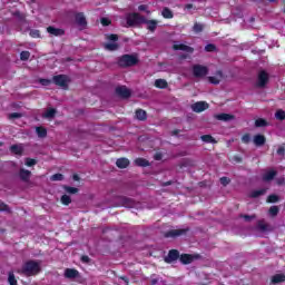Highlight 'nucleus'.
<instances>
[{
    "instance_id": "1",
    "label": "nucleus",
    "mask_w": 285,
    "mask_h": 285,
    "mask_svg": "<svg viewBox=\"0 0 285 285\" xmlns=\"http://www.w3.org/2000/svg\"><path fill=\"white\" fill-rule=\"evenodd\" d=\"M18 273L19 275H23V277H35V275L41 273V265L36 261H28L22 265Z\"/></svg>"
},
{
    "instance_id": "2",
    "label": "nucleus",
    "mask_w": 285,
    "mask_h": 285,
    "mask_svg": "<svg viewBox=\"0 0 285 285\" xmlns=\"http://www.w3.org/2000/svg\"><path fill=\"white\" fill-rule=\"evenodd\" d=\"M139 63V57L137 55L125 53L117 59V66L119 68H132Z\"/></svg>"
},
{
    "instance_id": "3",
    "label": "nucleus",
    "mask_w": 285,
    "mask_h": 285,
    "mask_svg": "<svg viewBox=\"0 0 285 285\" xmlns=\"http://www.w3.org/2000/svg\"><path fill=\"white\" fill-rule=\"evenodd\" d=\"M144 19L145 17L137 12L128 13L126 16L127 26L129 28H132L135 26H141V23H144Z\"/></svg>"
},
{
    "instance_id": "4",
    "label": "nucleus",
    "mask_w": 285,
    "mask_h": 285,
    "mask_svg": "<svg viewBox=\"0 0 285 285\" xmlns=\"http://www.w3.org/2000/svg\"><path fill=\"white\" fill-rule=\"evenodd\" d=\"M52 82L59 86L62 90H68V83H70V78L66 75H57L52 77Z\"/></svg>"
},
{
    "instance_id": "5",
    "label": "nucleus",
    "mask_w": 285,
    "mask_h": 285,
    "mask_svg": "<svg viewBox=\"0 0 285 285\" xmlns=\"http://www.w3.org/2000/svg\"><path fill=\"white\" fill-rule=\"evenodd\" d=\"M191 70H193V76L196 79H203V77H206L208 75V67L204 65H194Z\"/></svg>"
},
{
    "instance_id": "6",
    "label": "nucleus",
    "mask_w": 285,
    "mask_h": 285,
    "mask_svg": "<svg viewBox=\"0 0 285 285\" xmlns=\"http://www.w3.org/2000/svg\"><path fill=\"white\" fill-rule=\"evenodd\" d=\"M269 79L271 78L268 76V72H266L265 70H262L258 73V77H257L256 88H266V86L268 85Z\"/></svg>"
},
{
    "instance_id": "7",
    "label": "nucleus",
    "mask_w": 285,
    "mask_h": 285,
    "mask_svg": "<svg viewBox=\"0 0 285 285\" xmlns=\"http://www.w3.org/2000/svg\"><path fill=\"white\" fill-rule=\"evenodd\" d=\"M75 22L80 30H86V28H88V20H86V14L83 12H77L75 14Z\"/></svg>"
},
{
    "instance_id": "8",
    "label": "nucleus",
    "mask_w": 285,
    "mask_h": 285,
    "mask_svg": "<svg viewBox=\"0 0 285 285\" xmlns=\"http://www.w3.org/2000/svg\"><path fill=\"white\" fill-rule=\"evenodd\" d=\"M116 95L121 97V99H130L132 91H130V89H128L126 86H119L116 88Z\"/></svg>"
},
{
    "instance_id": "9",
    "label": "nucleus",
    "mask_w": 285,
    "mask_h": 285,
    "mask_svg": "<svg viewBox=\"0 0 285 285\" xmlns=\"http://www.w3.org/2000/svg\"><path fill=\"white\" fill-rule=\"evenodd\" d=\"M190 230V228H183V229H170L165 233V237H181L183 235H186Z\"/></svg>"
},
{
    "instance_id": "10",
    "label": "nucleus",
    "mask_w": 285,
    "mask_h": 285,
    "mask_svg": "<svg viewBox=\"0 0 285 285\" xmlns=\"http://www.w3.org/2000/svg\"><path fill=\"white\" fill-rule=\"evenodd\" d=\"M181 254H179V250L177 249H170L167 254V256H165V263L166 264H173V262H177V259H179Z\"/></svg>"
},
{
    "instance_id": "11",
    "label": "nucleus",
    "mask_w": 285,
    "mask_h": 285,
    "mask_svg": "<svg viewBox=\"0 0 285 285\" xmlns=\"http://www.w3.org/2000/svg\"><path fill=\"white\" fill-rule=\"evenodd\" d=\"M118 206H124V208H135V200L132 198H128L126 196H120L118 198Z\"/></svg>"
},
{
    "instance_id": "12",
    "label": "nucleus",
    "mask_w": 285,
    "mask_h": 285,
    "mask_svg": "<svg viewBox=\"0 0 285 285\" xmlns=\"http://www.w3.org/2000/svg\"><path fill=\"white\" fill-rule=\"evenodd\" d=\"M209 105L206 101H198L191 105V110L194 112H204V110H208Z\"/></svg>"
},
{
    "instance_id": "13",
    "label": "nucleus",
    "mask_w": 285,
    "mask_h": 285,
    "mask_svg": "<svg viewBox=\"0 0 285 285\" xmlns=\"http://www.w3.org/2000/svg\"><path fill=\"white\" fill-rule=\"evenodd\" d=\"M47 32L53 37H63V35H66V30L55 28L53 26L47 27Z\"/></svg>"
},
{
    "instance_id": "14",
    "label": "nucleus",
    "mask_w": 285,
    "mask_h": 285,
    "mask_svg": "<svg viewBox=\"0 0 285 285\" xmlns=\"http://www.w3.org/2000/svg\"><path fill=\"white\" fill-rule=\"evenodd\" d=\"M142 23H146L147 30H149V32H155L157 30V26L159 24L157 20H148L146 18H144Z\"/></svg>"
},
{
    "instance_id": "15",
    "label": "nucleus",
    "mask_w": 285,
    "mask_h": 285,
    "mask_svg": "<svg viewBox=\"0 0 285 285\" xmlns=\"http://www.w3.org/2000/svg\"><path fill=\"white\" fill-rule=\"evenodd\" d=\"M174 50H181L183 52H189L193 53L195 52V49L188 45L179 43V45H174L173 46Z\"/></svg>"
},
{
    "instance_id": "16",
    "label": "nucleus",
    "mask_w": 285,
    "mask_h": 285,
    "mask_svg": "<svg viewBox=\"0 0 285 285\" xmlns=\"http://www.w3.org/2000/svg\"><path fill=\"white\" fill-rule=\"evenodd\" d=\"M277 177V170L269 169L263 175V181H273Z\"/></svg>"
},
{
    "instance_id": "17",
    "label": "nucleus",
    "mask_w": 285,
    "mask_h": 285,
    "mask_svg": "<svg viewBox=\"0 0 285 285\" xmlns=\"http://www.w3.org/2000/svg\"><path fill=\"white\" fill-rule=\"evenodd\" d=\"M179 262L184 265L193 264V262H195V256H193L191 254H181L179 257Z\"/></svg>"
},
{
    "instance_id": "18",
    "label": "nucleus",
    "mask_w": 285,
    "mask_h": 285,
    "mask_svg": "<svg viewBox=\"0 0 285 285\" xmlns=\"http://www.w3.org/2000/svg\"><path fill=\"white\" fill-rule=\"evenodd\" d=\"M254 145L257 147H262L264 146V144H266V136L262 135V134H257L254 136Z\"/></svg>"
},
{
    "instance_id": "19",
    "label": "nucleus",
    "mask_w": 285,
    "mask_h": 285,
    "mask_svg": "<svg viewBox=\"0 0 285 285\" xmlns=\"http://www.w3.org/2000/svg\"><path fill=\"white\" fill-rule=\"evenodd\" d=\"M65 277L67 279H75V277H79V271L72 269V268H67L65 271Z\"/></svg>"
},
{
    "instance_id": "20",
    "label": "nucleus",
    "mask_w": 285,
    "mask_h": 285,
    "mask_svg": "<svg viewBox=\"0 0 285 285\" xmlns=\"http://www.w3.org/2000/svg\"><path fill=\"white\" fill-rule=\"evenodd\" d=\"M32 175V171L28 169H20L19 177L22 181H30V176Z\"/></svg>"
},
{
    "instance_id": "21",
    "label": "nucleus",
    "mask_w": 285,
    "mask_h": 285,
    "mask_svg": "<svg viewBox=\"0 0 285 285\" xmlns=\"http://www.w3.org/2000/svg\"><path fill=\"white\" fill-rule=\"evenodd\" d=\"M116 166L117 168H128L130 166V160L128 158H118Z\"/></svg>"
},
{
    "instance_id": "22",
    "label": "nucleus",
    "mask_w": 285,
    "mask_h": 285,
    "mask_svg": "<svg viewBox=\"0 0 285 285\" xmlns=\"http://www.w3.org/2000/svg\"><path fill=\"white\" fill-rule=\"evenodd\" d=\"M135 115L138 121H146V119H148V114L144 109H137Z\"/></svg>"
},
{
    "instance_id": "23",
    "label": "nucleus",
    "mask_w": 285,
    "mask_h": 285,
    "mask_svg": "<svg viewBox=\"0 0 285 285\" xmlns=\"http://www.w3.org/2000/svg\"><path fill=\"white\" fill-rule=\"evenodd\" d=\"M135 164L139 168H148V166H150V161H148L146 158H136Z\"/></svg>"
},
{
    "instance_id": "24",
    "label": "nucleus",
    "mask_w": 285,
    "mask_h": 285,
    "mask_svg": "<svg viewBox=\"0 0 285 285\" xmlns=\"http://www.w3.org/2000/svg\"><path fill=\"white\" fill-rule=\"evenodd\" d=\"M216 119H218V121H232V119H235V116L230 114H218L216 115Z\"/></svg>"
},
{
    "instance_id": "25",
    "label": "nucleus",
    "mask_w": 285,
    "mask_h": 285,
    "mask_svg": "<svg viewBox=\"0 0 285 285\" xmlns=\"http://www.w3.org/2000/svg\"><path fill=\"white\" fill-rule=\"evenodd\" d=\"M155 87L160 90H166V88H168V81H166V79H156Z\"/></svg>"
},
{
    "instance_id": "26",
    "label": "nucleus",
    "mask_w": 285,
    "mask_h": 285,
    "mask_svg": "<svg viewBox=\"0 0 285 285\" xmlns=\"http://www.w3.org/2000/svg\"><path fill=\"white\" fill-rule=\"evenodd\" d=\"M105 50H108L109 52H115L116 50H119V43L117 42L105 43Z\"/></svg>"
},
{
    "instance_id": "27",
    "label": "nucleus",
    "mask_w": 285,
    "mask_h": 285,
    "mask_svg": "<svg viewBox=\"0 0 285 285\" xmlns=\"http://www.w3.org/2000/svg\"><path fill=\"white\" fill-rule=\"evenodd\" d=\"M285 282V275L284 274H276L272 276V284H282Z\"/></svg>"
},
{
    "instance_id": "28",
    "label": "nucleus",
    "mask_w": 285,
    "mask_h": 285,
    "mask_svg": "<svg viewBox=\"0 0 285 285\" xmlns=\"http://www.w3.org/2000/svg\"><path fill=\"white\" fill-rule=\"evenodd\" d=\"M36 132L40 139H45V137H48V129L45 127H37Z\"/></svg>"
},
{
    "instance_id": "29",
    "label": "nucleus",
    "mask_w": 285,
    "mask_h": 285,
    "mask_svg": "<svg viewBox=\"0 0 285 285\" xmlns=\"http://www.w3.org/2000/svg\"><path fill=\"white\" fill-rule=\"evenodd\" d=\"M262 195H266V189L262 188V189L253 190L249 197H252V199H257V197H262Z\"/></svg>"
},
{
    "instance_id": "30",
    "label": "nucleus",
    "mask_w": 285,
    "mask_h": 285,
    "mask_svg": "<svg viewBox=\"0 0 285 285\" xmlns=\"http://www.w3.org/2000/svg\"><path fill=\"white\" fill-rule=\"evenodd\" d=\"M202 141L205 144H217V140L212 135H203L200 136Z\"/></svg>"
},
{
    "instance_id": "31",
    "label": "nucleus",
    "mask_w": 285,
    "mask_h": 285,
    "mask_svg": "<svg viewBox=\"0 0 285 285\" xmlns=\"http://www.w3.org/2000/svg\"><path fill=\"white\" fill-rule=\"evenodd\" d=\"M268 126V121L264 118H258L255 120V127L256 128H266Z\"/></svg>"
},
{
    "instance_id": "32",
    "label": "nucleus",
    "mask_w": 285,
    "mask_h": 285,
    "mask_svg": "<svg viewBox=\"0 0 285 285\" xmlns=\"http://www.w3.org/2000/svg\"><path fill=\"white\" fill-rule=\"evenodd\" d=\"M60 202L63 206H70V204H72V198H70L69 195H62L60 198Z\"/></svg>"
},
{
    "instance_id": "33",
    "label": "nucleus",
    "mask_w": 285,
    "mask_h": 285,
    "mask_svg": "<svg viewBox=\"0 0 285 285\" xmlns=\"http://www.w3.org/2000/svg\"><path fill=\"white\" fill-rule=\"evenodd\" d=\"M257 228L262 233H266L268 230V224H266L264 220H258L257 222Z\"/></svg>"
},
{
    "instance_id": "34",
    "label": "nucleus",
    "mask_w": 285,
    "mask_h": 285,
    "mask_svg": "<svg viewBox=\"0 0 285 285\" xmlns=\"http://www.w3.org/2000/svg\"><path fill=\"white\" fill-rule=\"evenodd\" d=\"M57 115V109L55 108H49L47 109V111L45 112V117L47 119H53V117Z\"/></svg>"
},
{
    "instance_id": "35",
    "label": "nucleus",
    "mask_w": 285,
    "mask_h": 285,
    "mask_svg": "<svg viewBox=\"0 0 285 285\" xmlns=\"http://www.w3.org/2000/svg\"><path fill=\"white\" fill-rule=\"evenodd\" d=\"M29 36L32 38V39H41V31L39 29H31L29 31Z\"/></svg>"
},
{
    "instance_id": "36",
    "label": "nucleus",
    "mask_w": 285,
    "mask_h": 285,
    "mask_svg": "<svg viewBox=\"0 0 285 285\" xmlns=\"http://www.w3.org/2000/svg\"><path fill=\"white\" fill-rule=\"evenodd\" d=\"M271 217H277V215H279V207L277 205H274L272 207H269L268 210Z\"/></svg>"
},
{
    "instance_id": "37",
    "label": "nucleus",
    "mask_w": 285,
    "mask_h": 285,
    "mask_svg": "<svg viewBox=\"0 0 285 285\" xmlns=\"http://www.w3.org/2000/svg\"><path fill=\"white\" fill-rule=\"evenodd\" d=\"M164 19H173L174 14L169 8H164L161 12Z\"/></svg>"
},
{
    "instance_id": "38",
    "label": "nucleus",
    "mask_w": 285,
    "mask_h": 285,
    "mask_svg": "<svg viewBox=\"0 0 285 285\" xmlns=\"http://www.w3.org/2000/svg\"><path fill=\"white\" fill-rule=\"evenodd\" d=\"M11 153H13V155H22L23 154V148L19 147L18 145H12L10 147Z\"/></svg>"
},
{
    "instance_id": "39",
    "label": "nucleus",
    "mask_w": 285,
    "mask_h": 285,
    "mask_svg": "<svg viewBox=\"0 0 285 285\" xmlns=\"http://www.w3.org/2000/svg\"><path fill=\"white\" fill-rule=\"evenodd\" d=\"M193 31L196 35H199V32H204V24L199 23V22H195L194 27H193Z\"/></svg>"
},
{
    "instance_id": "40",
    "label": "nucleus",
    "mask_w": 285,
    "mask_h": 285,
    "mask_svg": "<svg viewBox=\"0 0 285 285\" xmlns=\"http://www.w3.org/2000/svg\"><path fill=\"white\" fill-rule=\"evenodd\" d=\"M275 118L278 120V121H284L285 120V111L283 109H278L276 112H275Z\"/></svg>"
},
{
    "instance_id": "41",
    "label": "nucleus",
    "mask_w": 285,
    "mask_h": 285,
    "mask_svg": "<svg viewBox=\"0 0 285 285\" xmlns=\"http://www.w3.org/2000/svg\"><path fill=\"white\" fill-rule=\"evenodd\" d=\"M63 190H66L69 195H77V193H79V188L70 186H65Z\"/></svg>"
},
{
    "instance_id": "42",
    "label": "nucleus",
    "mask_w": 285,
    "mask_h": 285,
    "mask_svg": "<svg viewBox=\"0 0 285 285\" xmlns=\"http://www.w3.org/2000/svg\"><path fill=\"white\" fill-rule=\"evenodd\" d=\"M279 202V196L272 194L267 197V204H277Z\"/></svg>"
},
{
    "instance_id": "43",
    "label": "nucleus",
    "mask_w": 285,
    "mask_h": 285,
    "mask_svg": "<svg viewBox=\"0 0 285 285\" xmlns=\"http://www.w3.org/2000/svg\"><path fill=\"white\" fill-rule=\"evenodd\" d=\"M28 59H30V51H21L20 60L21 61H28Z\"/></svg>"
},
{
    "instance_id": "44",
    "label": "nucleus",
    "mask_w": 285,
    "mask_h": 285,
    "mask_svg": "<svg viewBox=\"0 0 285 285\" xmlns=\"http://www.w3.org/2000/svg\"><path fill=\"white\" fill-rule=\"evenodd\" d=\"M209 83H213L214 86H219V79L215 76H209L208 78Z\"/></svg>"
},
{
    "instance_id": "45",
    "label": "nucleus",
    "mask_w": 285,
    "mask_h": 285,
    "mask_svg": "<svg viewBox=\"0 0 285 285\" xmlns=\"http://www.w3.org/2000/svg\"><path fill=\"white\" fill-rule=\"evenodd\" d=\"M205 50L206 52H215V50H217V46H215L214 43H208L207 46H205Z\"/></svg>"
},
{
    "instance_id": "46",
    "label": "nucleus",
    "mask_w": 285,
    "mask_h": 285,
    "mask_svg": "<svg viewBox=\"0 0 285 285\" xmlns=\"http://www.w3.org/2000/svg\"><path fill=\"white\" fill-rule=\"evenodd\" d=\"M51 181H63V176L62 174H53L51 176Z\"/></svg>"
},
{
    "instance_id": "47",
    "label": "nucleus",
    "mask_w": 285,
    "mask_h": 285,
    "mask_svg": "<svg viewBox=\"0 0 285 285\" xmlns=\"http://www.w3.org/2000/svg\"><path fill=\"white\" fill-rule=\"evenodd\" d=\"M13 17L19 19V21H26V16L23 13H21V11H14Z\"/></svg>"
},
{
    "instance_id": "48",
    "label": "nucleus",
    "mask_w": 285,
    "mask_h": 285,
    "mask_svg": "<svg viewBox=\"0 0 285 285\" xmlns=\"http://www.w3.org/2000/svg\"><path fill=\"white\" fill-rule=\"evenodd\" d=\"M26 166H28L29 168L32 167V166H37V159L27 158L26 159Z\"/></svg>"
},
{
    "instance_id": "49",
    "label": "nucleus",
    "mask_w": 285,
    "mask_h": 285,
    "mask_svg": "<svg viewBox=\"0 0 285 285\" xmlns=\"http://www.w3.org/2000/svg\"><path fill=\"white\" fill-rule=\"evenodd\" d=\"M8 282L10 285H17V278L13 273H9Z\"/></svg>"
},
{
    "instance_id": "50",
    "label": "nucleus",
    "mask_w": 285,
    "mask_h": 285,
    "mask_svg": "<svg viewBox=\"0 0 285 285\" xmlns=\"http://www.w3.org/2000/svg\"><path fill=\"white\" fill-rule=\"evenodd\" d=\"M138 10H139L140 12H146L147 14H150V10H148V4H140V6L138 7Z\"/></svg>"
},
{
    "instance_id": "51",
    "label": "nucleus",
    "mask_w": 285,
    "mask_h": 285,
    "mask_svg": "<svg viewBox=\"0 0 285 285\" xmlns=\"http://www.w3.org/2000/svg\"><path fill=\"white\" fill-rule=\"evenodd\" d=\"M243 144H250V134H245L242 136Z\"/></svg>"
},
{
    "instance_id": "52",
    "label": "nucleus",
    "mask_w": 285,
    "mask_h": 285,
    "mask_svg": "<svg viewBox=\"0 0 285 285\" xmlns=\"http://www.w3.org/2000/svg\"><path fill=\"white\" fill-rule=\"evenodd\" d=\"M39 83H41V86H50V83H52V80L46 79V78H41L39 80Z\"/></svg>"
},
{
    "instance_id": "53",
    "label": "nucleus",
    "mask_w": 285,
    "mask_h": 285,
    "mask_svg": "<svg viewBox=\"0 0 285 285\" xmlns=\"http://www.w3.org/2000/svg\"><path fill=\"white\" fill-rule=\"evenodd\" d=\"M277 155H279V157H284L285 156V147L284 145L279 146L278 149L276 150Z\"/></svg>"
},
{
    "instance_id": "54",
    "label": "nucleus",
    "mask_w": 285,
    "mask_h": 285,
    "mask_svg": "<svg viewBox=\"0 0 285 285\" xmlns=\"http://www.w3.org/2000/svg\"><path fill=\"white\" fill-rule=\"evenodd\" d=\"M220 184L222 186H228V184H230V180L228 177L224 176V177H220Z\"/></svg>"
},
{
    "instance_id": "55",
    "label": "nucleus",
    "mask_w": 285,
    "mask_h": 285,
    "mask_svg": "<svg viewBox=\"0 0 285 285\" xmlns=\"http://www.w3.org/2000/svg\"><path fill=\"white\" fill-rule=\"evenodd\" d=\"M100 23H101V26L106 27V26H110V23H112V22L108 18H101Z\"/></svg>"
},
{
    "instance_id": "56",
    "label": "nucleus",
    "mask_w": 285,
    "mask_h": 285,
    "mask_svg": "<svg viewBox=\"0 0 285 285\" xmlns=\"http://www.w3.org/2000/svg\"><path fill=\"white\" fill-rule=\"evenodd\" d=\"M109 41H119V36L111 33L107 37Z\"/></svg>"
},
{
    "instance_id": "57",
    "label": "nucleus",
    "mask_w": 285,
    "mask_h": 285,
    "mask_svg": "<svg viewBox=\"0 0 285 285\" xmlns=\"http://www.w3.org/2000/svg\"><path fill=\"white\" fill-rule=\"evenodd\" d=\"M243 219H245V222H253V219H255V215H243L242 216Z\"/></svg>"
},
{
    "instance_id": "58",
    "label": "nucleus",
    "mask_w": 285,
    "mask_h": 285,
    "mask_svg": "<svg viewBox=\"0 0 285 285\" xmlns=\"http://www.w3.org/2000/svg\"><path fill=\"white\" fill-rule=\"evenodd\" d=\"M81 262L83 264H90V257L88 255H82L81 256Z\"/></svg>"
},
{
    "instance_id": "59",
    "label": "nucleus",
    "mask_w": 285,
    "mask_h": 285,
    "mask_svg": "<svg viewBox=\"0 0 285 285\" xmlns=\"http://www.w3.org/2000/svg\"><path fill=\"white\" fill-rule=\"evenodd\" d=\"M9 118H10V119H19V118H21V114H19V112H12V114L9 115Z\"/></svg>"
},
{
    "instance_id": "60",
    "label": "nucleus",
    "mask_w": 285,
    "mask_h": 285,
    "mask_svg": "<svg viewBox=\"0 0 285 285\" xmlns=\"http://www.w3.org/2000/svg\"><path fill=\"white\" fill-rule=\"evenodd\" d=\"M6 210H8V205L0 200V212H6Z\"/></svg>"
},
{
    "instance_id": "61",
    "label": "nucleus",
    "mask_w": 285,
    "mask_h": 285,
    "mask_svg": "<svg viewBox=\"0 0 285 285\" xmlns=\"http://www.w3.org/2000/svg\"><path fill=\"white\" fill-rule=\"evenodd\" d=\"M276 184H277V186H284L285 185V179L284 178H278L276 180Z\"/></svg>"
},
{
    "instance_id": "62",
    "label": "nucleus",
    "mask_w": 285,
    "mask_h": 285,
    "mask_svg": "<svg viewBox=\"0 0 285 285\" xmlns=\"http://www.w3.org/2000/svg\"><path fill=\"white\" fill-rule=\"evenodd\" d=\"M72 179L73 181H80L81 178L79 177V175L73 174Z\"/></svg>"
},
{
    "instance_id": "63",
    "label": "nucleus",
    "mask_w": 285,
    "mask_h": 285,
    "mask_svg": "<svg viewBox=\"0 0 285 285\" xmlns=\"http://www.w3.org/2000/svg\"><path fill=\"white\" fill-rule=\"evenodd\" d=\"M163 186H173V180L163 183Z\"/></svg>"
},
{
    "instance_id": "64",
    "label": "nucleus",
    "mask_w": 285,
    "mask_h": 285,
    "mask_svg": "<svg viewBox=\"0 0 285 285\" xmlns=\"http://www.w3.org/2000/svg\"><path fill=\"white\" fill-rule=\"evenodd\" d=\"M155 159H156V161H159V160L161 159L160 154H156V155H155Z\"/></svg>"
}]
</instances>
